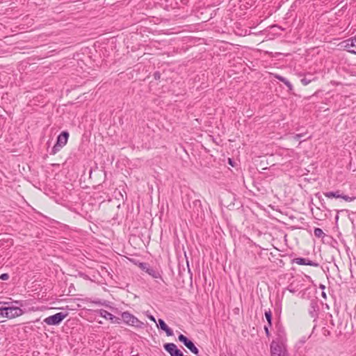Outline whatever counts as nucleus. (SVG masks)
<instances>
[{
  "label": "nucleus",
  "mask_w": 356,
  "mask_h": 356,
  "mask_svg": "<svg viewBox=\"0 0 356 356\" xmlns=\"http://www.w3.org/2000/svg\"><path fill=\"white\" fill-rule=\"evenodd\" d=\"M178 340L182 343L192 353L198 355L199 349L196 347L194 342L183 334H179Z\"/></svg>",
  "instance_id": "obj_8"
},
{
  "label": "nucleus",
  "mask_w": 356,
  "mask_h": 356,
  "mask_svg": "<svg viewBox=\"0 0 356 356\" xmlns=\"http://www.w3.org/2000/svg\"><path fill=\"white\" fill-rule=\"evenodd\" d=\"M264 315L267 322L271 324V322H273V314L270 309H269L268 311H266Z\"/></svg>",
  "instance_id": "obj_19"
},
{
  "label": "nucleus",
  "mask_w": 356,
  "mask_h": 356,
  "mask_svg": "<svg viewBox=\"0 0 356 356\" xmlns=\"http://www.w3.org/2000/svg\"><path fill=\"white\" fill-rule=\"evenodd\" d=\"M163 348L170 356H184L181 350L174 343H165Z\"/></svg>",
  "instance_id": "obj_10"
},
{
  "label": "nucleus",
  "mask_w": 356,
  "mask_h": 356,
  "mask_svg": "<svg viewBox=\"0 0 356 356\" xmlns=\"http://www.w3.org/2000/svg\"><path fill=\"white\" fill-rule=\"evenodd\" d=\"M122 317L124 320V321L127 322V323L132 325L134 323V316H131L128 312H124L122 314Z\"/></svg>",
  "instance_id": "obj_15"
},
{
  "label": "nucleus",
  "mask_w": 356,
  "mask_h": 356,
  "mask_svg": "<svg viewBox=\"0 0 356 356\" xmlns=\"http://www.w3.org/2000/svg\"><path fill=\"white\" fill-rule=\"evenodd\" d=\"M138 277H137V280H138V281L140 280V279H141V280L143 279V278H142V277H141L140 275H138Z\"/></svg>",
  "instance_id": "obj_43"
},
{
  "label": "nucleus",
  "mask_w": 356,
  "mask_h": 356,
  "mask_svg": "<svg viewBox=\"0 0 356 356\" xmlns=\"http://www.w3.org/2000/svg\"><path fill=\"white\" fill-rule=\"evenodd\" d=\"M340 198L344 200L346 202H351L356 199V197H349L348 195L341 193Z\"/></svg>",
  "instance_id": "obj_22"
},
{
  "label": "nucleus",
  "mask_w": 356,
  "mask_h": 356,
  "mask_svg": "<svg viewBox=\"0 0 356 356\" xmlns=\"http://www.w3.org/2000/svg\"><path fill=\"white\" fill-rule=\"evenodd\" d=\"M138 28H136V31H135V34H136V35H138Z\"/></svg>",
  "instance_id": "obj_47"
},
{
  "label": "nucleus",
  "mask_w": 356,
  "mask_h": 356,
  "mask_svg": "<svg viewBox=\"0 0 356 356\" xmlns=\"http://www.w3.org/2000/svg\"><path fill=\"white\" fill-rule=\"evenodd\" d=\"M228 163H229V165H230L232 167H234V165H235L234 161L232 159H230V158L228 159Z\"/></svg>",
  "instance_id": "obj_34"
},
{
  "label": "nucleus",
  "mask_w": 356,
  "mask_h": 356,
  "mask_svg": "<svg viewBox=\"0 0 356 356\" xmlns=\"http://www.w3.org/2000/svg\"><path fill=\"white\" fill-rule=\"evenodd\" d=\"M187 266H188V273H191V270L189 268V265H188V261H187Z\"/></svg>",
  "instance_id": "obj_44"
},
{
  "label": "nucleus",
  "mask_w": 356,
  "mask_h": 356,
  "mask_svg": "<svg viewBox=\"0 0 356 356\" xmlns=\"http://www.w3.org/2000/svg\"><path fill=\"white\" fill-rule=\"evenodd\" d=\"M144 323L135 317V327H143Z\"/></svg>",
  "instance_id": "obj_27"
},
{
  "label": "nucleus",
  "mask_w": 356,
  "mask_h": 356,
  "mask_svg": "<svg viewBox=\"0 0 356 356\" xmlns=\"http://www.w3.org/2000/svg\"><path fill=\"white\" fill-rule=\"evenodd\" d=\"M287 289L291 292L294 293L296 291L294 289H292L291 285H289Z\"/></svg>",
  "instance_id": "obj_36"
},
{
  "label": "nucleus",
  "mask_w": 356,
  "mask_h": 356,
  "mask_svg": "<svg viewBox=\"0 0 356 356\" xmlns=\"http://www.w3.org/2000/svg\"><path fill=\"white\" fill-rule=\"evenodd\" d=\"M273 325V322H271V324L270 323L267 322V325H264V327H268V328H270Z\"/></svg>",
  "instance_id": "obj_39"
},
{
  "label": "nucleus",
  "mask_w": 356,
  "mask_h": 356,
  "mask_svg": "<svg viewBox=\"0 0 356 356\" xmlns=\"http://www.w3.org/2000/svg\"><path fill=\"white\" fill-rule=\"evenodd\" d=\"M67 316V312H58L45 318L43 322L48 325H58Z\"/></svg>",
  "instance_id": "obj_6"
},
{
  "label": "nucleus",
  "mask_w": 356,
  "mask_h": 356,
  "mask_svg": "<svg viewBox=\"0 0 356 356\" xmlns=\"http://www.w3.org/2000/svg\"><path fill=\"white\" fill-rule=\"evenodd\" d=\"M316 197H317L319 199L320 202H321V207H323V209H324L325 210H327V211H330V210H329V209L327 208V207L325 206V201H324V199H323V198H322V197H321V195H320V193H317L316 194Z\"/></svg>",
  "instance_id": "obj_20"
},
{
  "label": "nucleus",
  "mask_w": 356,
  "mask_h": 356,
  "mask_svg": "<svg viewBox=\"0 0 356 356\" xmlns=\"http://www.w3.org/2000/svg\"><path fill=\"white\" fill-rule=\"evenodd\" d=\"M273 76L282 83H285L286 79H287L286 78H285L278 74H274Z\"/></svg>",
  "instance_id": "obj_26"
},
{
  "label": "nucleus",
  "mask_w": 356,
  "mask_h": 356,
  "mask_svg": "<svg viewBox=\"0 0 356 356\" xmlns=\"http://www.w3.org/2000/svg\"><path fill=\"white\" fill-rule=\"evenodd\" d=\"M322 296H323V297H325H325H326L325 293V292H323V293H322Z\"/></svg>",
  "instance_id": "obj_46"
},
{
  "label": "nucleus",
  "mask_w": 356,
  "mask_h": 356,
  "mask_svg": "<svg viewBox=\"0 0 356 356\" xmlns=\"http://www.w3.org/2000/svg\"><path fill=\"white\" fill-rule=\"evenodd\" d=\"M312 76V74H309V78H307V76H304L300 79V82L302 85L307 86L309 83H310L313 80L315 79V78H311Z\"/></svg>",
  "instance_id": "obj_16"
},
{
  "label": "nucleus",
  "mask_w": 356,
  "mask_h": 356,
  "mask_svg": "<svg viewBox=\"0 0 356 356\" xmlns=\"http://www.w3.org/2000/svg\"><path fill=\"white\" fill-rule=\"evenodd\" d=\"M143 19H144L143 18L139 19L137 22H142V21H143Z\"/></svg>",
  "instance_id": "obj_45"
},
{
  "label": "nucleus",
  "mask_w": 356,
  "mask_h": 356,
  "mask_svg": "<svg viewBox=\"0 0 356 356\" xmlns=\"http://www.w3.org/2000/svg\"><path fill=\"white\" fill-rule=\"evenodd\" d=\"M270 348L271 356H289L286 348L275 341L271 342Z\"/></svg>",
  "instance_id": "obj_7"
},
{
  "label": "nucleus",
  "mask_w": 356,
  "mask_h": 356,
  "mask_svg": "<svg viewBox=\"0 0 356 356\" xmlns=\"http://www.w3.org/2000/svg\"><path fill=\"white\" fill-rule=\"evenodd\" d=\"M147 316L152 321L156 323L155 318L152 315H148Z\"/></svg>",
  "instance_id": "obj_37"
},
{
  "label": "nucleus",
  "mask_w": 356,
  "mask_h": 356,
  "mask_svg": "<svg viewBox=\"0 0 356 356\" xmlns=\"http://www.w3.org/2000/svg\"><path fill=\"white\" fill-rule=\"evenodd\" d=\"M319 306L316 299H312L309 302L308 313L312 318H314V322L316 321L318 318Z\"/></svg>",
  "instance_id": "obj_9"
},
{
  "label": "nucleus",
  "mask_w": 356,
  "mask_h": 356,
  "mask_svg": "<svg viewBox=\"0 0 356 356\" xmlns=\"http://www.w3.org/2000/svg\"><path fill=\"white\" fill-rule=\"evenodd\" d=\"M184 207H185V209H188L187 207L186 206V203L184 202Z\"/></svg>",
  "instance_id": "obj_51"
},
{
  "label": "nucleus",
  "mask_w": 356,
  "mask_h": 356,
  "mask_svg": "<svg viewBox=\"0 0 356 356\" xmlns=\"http://www.w3.org/2000/svg\"><path fill=\"white\" fill-rule=\"evenodd\" d=\"M264 330H265V333H266V335L267 337H269L270 334V331H269V329L270 328H268V327H264Z\"/></svg>",
  "instance_id": "obj_35"
},
{
  "label": "nucleus",
  "mask_w": 356,
  "mask_h": 356,
  "mask_svg": "<svg viewBox=\"0 0 356 356\" xmlns=\"http://www.w3.org/2000/svg\"><path fill=\"white\" fill-rule=\"evenodd\" d=\"M304 136V134H297L295 136H293V139L295 140H299L300 138Z\"/></svg>",
  "instance_id": "obj_31"
},
{
  "label": "nucleus",
  "mask_w": 356,
  "mask_h": 356,
  "mask_svg": "<svg viewBox=\"0 0 356 356\" xmlns=\"http://www.w3.org/2000/svg\"><path fill=\"white\" fill-rule=\"evenodd\" d=\"M297 264L298 265H305V258L304 257H298L293 259L291 260V264Z\"/></svg>",
  "instance_id": "obj_18"
},
{
  "label": "nucleus",
  "mask_w": 356,
  "mask_h": 356,
  "mask_svg": "<svg viewBox=\"0 0 356 356\" xmlns=\"http://www.w3.org/2000/svg\"><path fill=\"white\" fill-rule=\"evenodd\" d=\"M15 303L17 304L19 307L23 306V303L22 301H15Z\"/></svg>",
  "instance_id": "obj_38"
},
{
  "label": "nucleus",
  "mask_w": 356,
  "mask_h": 356,
  "mask_svg": "<svg viewBox=\"0 0 356 356\" xmlns=\"http://www.w3.org/2000/svg\"><path fill=\"white\" fill-rule=\"evenodd\" d=\"M5 310H6V305L4 307H0V316H1L3 318H6V314H5Z\"/></svg>",
  "instance_id": "obj_28"
},
{
  "label": "nucleus",
  "mask_w": 356,
  "mask_h": 356,
  "mask_svg": "<svg viewBox=\"0 0 356 356\" xmlns=\"http://www.w3.org/2000/svg\"><path fill=\"white\" fill-rule=\"evenodd\" d=\"M283 83L288 88V91L289 92H291L293 91V85L291 83V82L288 79H286L285 83Z\"/></svg>",
  "instance_id": "obj_25"
},
{
  "label": "nucleus",
  "mask_w": 356,
  "mask_h": 356,
  "mask_svg": "<svg viewBox=\"0 0 356 356\" xmlns=\"http://www.w3.org/2000/svg\"><path fill=\"white\" fill-rule=\"evenodd\" d=\"M138 14H144V13H143V12L140 11V12H138Z\"/></svg>",
  "instance_id": "obj_50"
},
{
  "label": "nucleus",
  "mask_w": 356,
  "mask_h": 356,
  "mask_svg": "<svg viewBox=\"0 0 356 356\" xmlns=\"http://www.w3.org/2000/svg\"><path fill=\"white\" fill-rule=\"evenodd\" d=\"M153 76L155 80H159L161 79V73L159 71H156L154 72Z\"/></svg>",
  "instance_id": "obj_29"
},
{
  "label": "nucleus",
  "mask_w": 356,
  "mask_h": 356,
  "mask_svg": "<svg viewBox=\"0 0 356 356\" xmlns=\"http://www.w3.org/2000/svg\"><path fill=\"white\" fill-rule=\"evenodd\" d=\"M134 264L140 270L141 275L147 274L154 279L158 283L163 282L161 272L156 268L150 265V264L136 259Z\"/></svg>",
  "instance_id": "obj_1"
},
{
  "label": "nucleus",
  "mask_w": 356,
  "mask_h": 356,
  "mask_svg": "<svg viewBox=\"0 0 356 356\" xmlns=\"http://www.w3.org/2000/svg\"><path fill=\"white\" fill-rule=\"evenodd\" d=\"M188 207L189 209V211L198 216L201 213H204V211L202 206V202L198 199H195L192 200V197L188 196Z\"/></svg>",
  "instance_id": "obj_5"
},
{
  "label": "nucleus",
  "mask_w": 356,
  "mask_h": 356,
  "mask_svg": "<svg viewBox=\"0 0 356 356\" xmlns=\"http://www.w3.org/2000/svg\"><path fill=\"white\" fill-rule=\"evenodd\" d=\"M314 234L317 238H321L325 236L324 232L321 228L315 227L314 230Z\"/></svg>",
  "instance_id": "obj_17"
},
{
  "label": "nucleus",
  "mask_w": 356,
  "mask_h": 356,
  "mask_svg": "<svg viewBox=\"0 0 356 356\" xmlns=\"http://www.w3.org/2000/svg\"><path fill=\"white\" fill-rule=\"evenodd\" d=\"M321 289H324V288H325V286H324L323 285H321Z\"/></svg>",
  "instance_id": "obj_52"
},
{
  "label": "nucleus",
  "mask_w": 356,
  "mask_h": 356,
  "mask_svg": "<svg viewBox=\"0 0 356 356\" xmlns=\"http://www.w3.org/2000/svg\"><path fill=\"white\" fill-rule=\"evenodd\" d=\"M339 211H337V213L335 216V222H337L338 220H339Z\"/></svg>",
  "instance_id": "obj_40"
},
{
  "label": "nucleus",
  "mask_w": 356,
  "mask_h": 356,
  "mask_svg": "<svg viewBox=\"0 0 356 356\" xmlns=\"http://www.w3.org/2000/svg\"><path fill=\"white\" fill-rule=\"evenodd\" d=\"M305 265L311 266H314V267L319 266V264L318 262H316L314 261L310 260L308 258H305Z\"/></svg>",
  "instance_id": "obj_21"
},
{
  "label": "nucleus",
  "mask_w": 356,
  "mask_h": 356,
  "mask_svg": "<svg viewBox=\"0 0 356 356\" xmlns=\"http://www.w3.org/2000/svg\"><path fill=\"white\" fill-rule=\"evenodd\" d=\"M350 53L356 54V50L350 51Z\"/></svg>",
  "instance_id": "obj_42"
},
{
  "label": "nucleus",
  "mask_w": 356,
  "mask_h": 356,
  "mask_svg": "<svg viewBox=\"0 0 356 356\" xmlns=\"http://www.w3.org/2000/svg\"><path fill=\"white\" fill-rule=\"evenodd\" d=\"M69 133L67 131H62L57 137V140L54 146L52 147L50 154L54 155L59 152L67 143Z\"/></svg>",
  "instance_id": "obj_2"
},
{
  "label": "nucleus",
  "mask_w": 356,
  "mask_h": 356,
  "mask_svg": "<svg viewBox=\"0 0 356 356\" xmlns=\"http://www.w3.org/2000/svg\"><path fill=\"white\" fill-rule=\"evenodd\" d=\"M324 195L328 198H340V197H341V193L339 190L336 191L325 192L324 193Z\"/></svg>",
  "instance_id": "obj_13"
},
{
  "label": "nucleus",
  "mask_w": 356,
  "mask_h": 356,
  "mask_svg": "<svg viewBox=\"0 0 356 356\" xmlns=\"http://www.w3.org/2000/svg\"><path fill=\"white\" fill-rule=\"evenodd\" d=\"M165 2H168V1H169V0H165Z\"/></svg>",
  "instance_id": "obj_54"
},
{
  "label": "nucleus",
  "mask_w": 356,
  "mask_h": 356,
  "mask_svg": "<svg viewBox=\"0 0 356 356\" xmlns=\"http://www.w3.org/2000/svg\"><path fill=\"white\" fill-rule=\"evenodd\" d=\"M3 302H0V305H1V304H3Z\"/></svg>",
  "instance_id": "obj_53"
},
{
  "label": "nucleus",
  "mask_w": 356,
  "mask_h": 356,
  "mask_svg": "<svg viewBox=\"0 0 356 356\" xmlns=\"http://www.w3.org/2000/svg\"><path fill=\"white\" fill-rule=\"evenodd\" d=\"M149 68H151V65H146L142 63H138L135 65V72H136V80L138 81H145L147 78L149 76Z\"/></svg>",
  "instance_id": "obj_3"
},
{
  "label": "nucleus",
  "mask_w": 356,
  "mask_h": 356,
  "mask_svg": "<svg viewBox=\"0 0 356 356\" xmlns=\"http://www.w3.org/2000/svg\"><path fill=\"white\" fill-rule=\"evenodd\" d=\"M143 2H139L137 6H135V8H136L137 10H140L144 8L145 6H147V3L145 2V0H143Z\"/></svg>",
  "instance_id": "obj_24"
},
{
  "label": "nucleus",
  "mask_w": 356,
  "mask_h": 356,
  "mask_svg": "<svg viewBox=\"0 0 356 356\" xmlns=\"http://www.w3.org/2000/svg\"><path fill=\"white\" fill-rule=\"evenodd\" d=\"M9 278V275L8 273H3L0 275V279L1 280H7Z\"/></svg>",
  "instance_id": "obj_30"
},
{
  "label": "nucleus",
  "mask_w": 356,
  "mask_h": 356,
  "mask_svg": "<svg viewBox=\"0 0 356 356\" xmlns=\"http://www.w3.org/2000/svg\"><path fill=\"white\" fill-rule=\"evenodd\" d=\"M349 219L351 221L353 228L354 229L355 227V222L356 221V211L352 213V216H349Z\"/></svg>",
  "instance_id": "obj_23"
},
{
  "label": "nucleus",
  "mask_w": 356,
  "mask_h": 356,
  "mask_svg": "<svg viewBox=\"0 0 356 356\" xmlns=\"http://www.w3.org/2000/svg\"><path fill=\"white\" fill-rule=\"evenodd\" d=\"M156 326L159 330L165 332L168 337H171L174 334L173 330L166 324L165 321L162 318H159Z\"/></svg>",
  "instance_id": "obj_11"
},
{
  "label": "nucleus",
  "mask_w": 356,
  "mask_h": 356,
  "mask_svg": "<svg viewBox=\"0 0 356 356\" xmlns=\"http://www.w3.org/2000/svg\"><path fill=\"white\" fill-rule=\"evenodd\" d=\"M316 326V325L314 326V327H313V330H312V332H314V330H315Z\"/></svg>",
  "instance_id": "obj_48"
},
{
  "label": "nucleus",
  "mask_w": 356,
  "mask_h": 356,
  "mask_svg": "<svg viewBox=\"0 0 356 356\" xmlns=\"http://www.w3.org/2000/svg\"><path fill=\"white\" fill-rule=\"evenodd\" d=\"M99 314L101 316L104 317L106 319L111 320L112 321H113V319L115 318V316H113L112 314L104 309H101Z\"/></svg>",
  "instance_id": "obj_14"
},
{
  "label": "nucleus",
  "mask_w": 356,
  "mask_h": 356,
  "mask_svg": "<svg viewBox=\"0 0 356 356\" xmlns=\"http://www.w3.org/2000/svg\"><path fill=\"white\" fill-rule=\"evenodd\" d=\"M277 331H278V332L281 333V332H284V330H283V329H282V327H278V325H277Z\"/></svg>",
  "instance_id": "obj_41"
},
{
  "label": "nucleus",
  "mask_w": 356,
  "mask_h": 356,
  "mask_svg": "<svg viewBox=\"0 0 356 356\" xmlns=\"http://www.w3.org/2000/svg\"><path fill=\"white\" fill-rule=\"evenodd\" d=\"M3 305H6V318L12 319L24 314V311L19 307L11 305V303L6 302H3Z\"/></svg>",
  "instance_id": "obj_4"
},
{
  "label": "nucleus",
  "mask_w": 356,
  "mask_h": 356,
  "mask_svg": "<svg viewBox=\"0 0 356 356\" xmlns=\"http://www.w3.org/2000/svg\"><path fill=\"white\" fill-rule=\"evenodd\" d=\"M345 45V49H346L348 52L350 51H352L353 49H350V47H355L356 48V37L350 38L344 41Z\"/></svg>",
  "instance_id": "obj_12"
},
{
  "label": "nucleus",
  "mask_w": 356,
  "mask_h": 356,
  "mask_svg": "<svg viewBox=\"0 0 356 356\" xmlns=\"http://www.w3.org/2000/svg\"><path fill=\"white\" fill-rule=\"evenodd\" d=\"M323 334L325 337H327V336L330 335V332L325 327H323Z\"/></svg>",
  "instance_id": "obj_32"
},
{
  "label": "nucleus",
  "mask_w": 356,
  "mask_h": 356,
  "mask_svg": "<svg viewBox=\"0 0 356 356\" xmlns=\"http://www.w3.org/2000/svg\"><path fill=\"white\" fill-rule=\"evenodd\" d=\"M308 338H307L306 337H302L300 340H299V343H300L301 345H303L306 341L307 340Z\"/></svg>",
  "instance_id": "obj_33"
},
{
  "label": "nucleus",
  "mask_w": 356,
  "mask_h": 356,
  "mask_svg": "<svg viewBox=\"0 0 356 356\" xmlns=\"http://www.w3.org/2000/svg\"><path fill=\"white\" fill-rule=\"evenodd\" d=\"M175 3H176V5L178 4V0H175Z\"/></svg>",
  "instance_id": "obj_49"
}]
</instances>
